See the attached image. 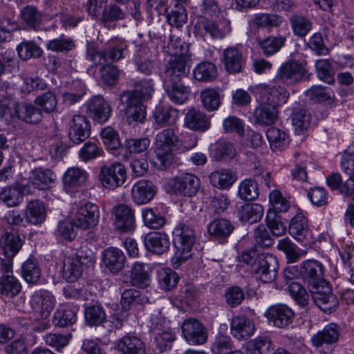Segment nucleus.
<instances>
[{"label": "nucleus", "mask_w": 354, "mask_h": 354, "mask_svg": "<svg viewBox=\"0 0 354 354\" xmlns=\"http://www.w3.org/2000/svg\"><path fill=\"white\" fill-rule=\"evenodd\" d=\"M315 71L318 78L325 83L332 84L335 82L333 68L328 59H318L315 63Z\"/></svg>", "instance_id": "0e129e2a"}, {"label": "nucleus", "mask_w": 354, "mask_h": 354, "mask_svg": "<svg viewBox=\"0 0 354 354\" xmlns=\"http://www.w3.org/2000/svg\"><path fill=\"white\" fill-rule=\"evenodd\" d=\"M130 279L133 286L142 288L149 286L151 281L149 266L140 262L134 263L131 270Z\"/></svg>", "instance_id": "c9c22d12"}, {"label": "nucleus", "mask_w": 354, "mask_h": 354, "mask_svg": "<svg viewBox=\"0 0 354 354\" xmlns=\"http://www.w3.org/2000/svg\"><path fill=\"white\" fill-rule=\"evenodd\" d=\"M170 186L176 194L192 197L200 188V180L195 175L187 173L172 178Z\"/></svg>", "instance_id": "4468645a"}, {"label": "nucleus", "mask_w": 354, "mask_h": 354, "mask_svg": "<svg viewBox=\"0 0 354 354\" xmlns=\"http://www.w3.org/2000/svg\"><path fill=\"white\" fill-rule=\"evenodd\" d=\"M235 174L230 169H221L212 172L209 176V183L218 189H227L235 182Z\"/></svg>", "instance_id": "ea45409f"}, {"label": "nucleus", "mask_w": 354, "mask_h": 354, "mask_svg": "<svg viewBox=\"0 0 354 354\" xmlns=\"http://www.w3.org/2000/svg\"><path fill=\"white\" fill-rule=\"evenodd\" d=\"M237 213L242 223L252 224L261 219L263 208L257 203H246L238 208Z\"/></svg>", "instance_id": "e433bc0d"}, {"label": "nucleus", "mask_w": 354, "mask_h": 354, "mask_svg": "<svg viewBox=\"0 0 354 354\" xmlns=\"http://www.w3.org/2000/svg\"><path fill=\"white\" fill-rule=\"evenodd\" d=\"M75 46V41L71 37L64 35L49 40L46 44L47 50L64 54L74 50Z\"/></svg>", "instance_id": "8fccbe9b"}, {"label": "nucleus", "mask_w": 354, "mask_h": 354, "mask_svg": "<svg viewBox=\"0 0 354 354\" xmlns=\"http://www.w3.org/2000/svg\"><path fill=\"white\" fill-rule=\"evenodd\" d=\"M174 243L176 252L171 259L175 269L192 257V250L196 235L194 229L186 223H180L173 231Z\"/></svg>", "instance_id": "f03ea898"}, {"label": "nucleus", "mask_w": 354, "mask_h": 354, "mask_svg": "<svg viewBox=\"0 0 354 354\" xmlns=\"http://www.w3.org/2000/svg\"><path fill=\"white\" fill-rule=\"evenodd\" d=\"M21 274L28 283H37L41 277V269L35 258L28 259L22 265Z\"/></svg>", "instance_id": "3c124183"}, {"label": "nucleus", "mask_w": 354, "mask_h": 354, "mask_svg": "<svg viewBox=\"0 0 354 354\" xmlns=\"http://www.w3.org/2000/svg\"><path fill=\"white\" fill-rule=\"evenodd\" d=\"M87 112L96 122L104 123L111 115V108L101 96H95L87 102Z\"/></svg>", "instance_id": "412c9836"}, {"label": "nucleus", "mask_w": 354, "mask_h": 354, "mask_svg": "<svg viewBox=\"0 0 354 354\" xmlns=\"http://www.w3.org/2000/svg\"><path fill=\"white\" fill-rule=\"evenodd\" d=\"M277 247L286 254L288 262L290 263L297 262L305 254V252L288 238L279 241Z\"/></svg>", "instance_id": "6e6d98bb"}, {"label": "nucleus", "mask_w": 354, "mask_h": 354, "mask_svg": "<svg viewBox=\"0 0 354 354\" xmlns=\"http://www.w3.org/2000/svg\"><path fill=\"white\" fill-rule=\"evenodd\" d=\"M0 293L10 297L18 295L21 286L12 274V263L10 260H0Z\"/></svg>", "instance_id": "9b49d317"}, {"label": "nucleus", "mask_w": 354, "mask_h": 354, "mask_svg": "<svg viewBox=\"0 0 354 354\" xmlns=\"http://www.w3.org/2000/svg\"><path fill=\"white\" fill-rule=\"evenodd\" d=\"M118 351L122 354H145L143 342L133 335H126L117 343Z\"/></svg>", "instance_id": "58836bf2"}, {"label": "nucleus", "mask_w": 354, "mask_h": 354, "mask_svg": "<svg viewBox=\"0 0 354 354\" xmlns=\"http://www.w3.org/2000/svg\"><path fill=\"white\" fill-rule=\"evenodd\" d=\"M257 264H254L253 272L257 278L264 283L273 281L277 275L278 261L272 254L261 253L259 257Z\"/></svg>", "instance_id": "9d476101"}, {"label": "nucleus", "mask_w": 354, "mask_h": 354, "mask_svg": "<svg viewBox=\"0 0 354 354\" xmlns=\"http://www.w3.org/2000/svg\"><path fill=\"white\" fill-rule=\"evenodd\" d=\"M18 119L29 124H37L42 120V111L39 108L30 104L18 106Z\"/></svg>", "instance_id": "49530a36"}, {"label": "nucleus", "mask_w": 354, "mask_h": 354, "mask_svg": "<svg viewBox=\"0 0 354 354\" xmlns=\"http://www.w3.org/2000/svg\"><path fill=\"white\" fill-rule=\"evenodd\" d=\"M91 134L90 123L82 115H73L69 122V138L75 144H80L89 137Z\"/></svg>", "instance_id": "a211bd4d"}, {"label": "nucleus", "mask_w": 354, "mask_h": 354, "mask_svg": "<svg viewBox=\"0 0 354 354\" xmlns=\"http://www.w3.org/2000/svg\"><path fill=\"white\" fill-rule=\"evenodd\" d=\"M72 218L75 227L82 230L91 229L99 222V207L94 203H86L77 207Z\"/></svg>", "instance_id": "6e6552de"}, {"label": "nucleus", "mask_w": 354, "mask_h": 354, "mask_svg": "<svg viewBox=\"0 0 354 354\" xmlns=\"http://www.w3.org/2000/svg\"><path fill=\"white\" fill-rule=\"evenodd\" d=\"M0 201L9 207H17L23 201V194L18 187H6L0 190Z\"/></svg>", "instance_id": "864d4df0"}, {"label": "nucleus", "mask_w": 354, "mask_h": 354, "mask_svg": "<svg viewBox=\"0 0 354 354\" xmlns=\"http://www.w3.org/2000/svg\"><path fill=\"white\" fill-rule=\"evenodd\" d=\"M156 192V189L152 182L142 179L133 185L131 198L138 205L146 204L152 200Z\"/></svg>", "instance_id": "5701e85b"}, {"label": "nucleus", "mask_w": 354, "mask_h": 354, "mask_svg": "<svg viewBox=\"0 0 354 354\" xmlns=\"http://www.w3.org/2000/svg\"><path fill=\"white\" fill-rule=\"evenodd\" d=\"M290 23L295 35L305 37L312 29V22L308 18L300 15H292Z\"/></svg>", "instance_id": "052dcab7"}, {"label": "nucleus", "mask_w": 354, "mask_h": 354, "mask_svg": "<svg viewBox=\"0 0 354 354\" xmlns=\"http://www.w3.org/2000/svg\"><path fill=\"white\" fill-rule=\"evenodd\" d=\"M134 89L126 91L120 95L121 104L124 106L125 114L129 119L142 123L147 113L143 101L151 97L154 91L151 80H143L133 84Z\"/></svg>", "instance_id": "f257e3e1"}, {"label": "nucleus", "mask_w": 354, "mask_h": 354, "mask_svg": "<svg viewBox=\"0 0 354 354\" xmlns=\"http://www.w3.org/2000/svg\"><path fill=\"white\" fill-rule=\"evenodd\" d=\"M291 120L296 133L300 134L310 126V115L302 106L297 105L293 109Z\"/></svg>", "instance_id": "de8ad7c7"}, {"label": "nucleus", "mask_w": 354, "mask_h": 354, "mask_svg": "<svg viewBox=\"0 0 354 354\" xmlns=\"http://www.w3.org/2000/svg\"><path fill=\"white\" fill-rule=\"evenodd\" d=\"M257 90L260 104L275 108L286 103L290 95L288 90L281 86L261 84Z\"/></svg>", "instance_id": "423d86ee"}, {"label": "nucleus", "mask_w": 354, "mask_h": 354, "mask_svg": "<svg viewBox=\"0 0 354 354\" xmlns=\"http://www.w3.org/2000/svg\"><path fill=\"white\" fill-rule=\"evenodd\" d=\"M84 316L86 322L90 326H98L106 319L103 308L98 304L86 307L84 310Z\"/></svg>", "instance_id": "680f3d73"}, {"label": "nucleus", "mask_w": 354, "mask_h": 354, "mask_svg": "<svg viewBox=\"0 0 354 354\" xmlns=\"http://www.w3.org/2000/svg\"><path fill=\"white\" fill-rule=\"evenodd\" d=\"M200 97L204 109L208 111L217 110L221 104L218 91L214 88H205L201 92Z\"/></svg>", "instance_id": "4d7b16f0"}, {"label": "nucleus", "mask_w": 354, "mask_h": 354, "mask_svg": "<svg viewBox=\"0 0 354 354\" xmlns=\"http://www.w3.org/2000/svg\"><path fill=\"white\" fill-rule=\"evenodd\" d=\"M21 17L29 28L37 30L40 28L43 14L35 7L27 6L21 10Z\"/></svg>", "instance_id": "603ef678"}, {"label": "nucleus", "mask_w": 354, "mask_h": 354, "mask_svg": "<svg viewBox=\"0 0 354 354\" xmlns=\"http://www.w3.org/2000/svg\"><path fill=\"white\" fill-rule=\"evenodd\" d=\"M98 178L103 187L113 189L122 186L127 179V171L124 165L115 162L110 165L101 167Z\"/></svg>", "instance_id": "39448f33"}, {"label": "nucleus", "mask_w": 354, "mask_h": 354, "mask_svg": "<svg viewBox=\"0 0 354 354\" xmlns=\"http://www.w3.org/2000/svg\"><path fill=\"white\" fill-rule=\"evenodd\" d=\"M179 138L173 129H165L156 137V158L154 166L159 170H165L173 163L172 149L177 146Z\"/></svg>", "instance_id": "7ed1b4c3"}, {"label": "nucleus", "mask_w": 354, "mask_h": 354, "mask_svg": "<svg viewBox=\"0 0 354 354\" xmlns=\"http://www.w3.org/2000/svg\"><path fill=\"white\" fill-rule=\"evenodd\" d=\"M278 109L274 106L260 104L254 111V118L256 124L266 127L276 122L278 118Z\"/></svg>", "instance_id": "72a5a7b5"}, {"label": "nucleus", "mask_w": 354, "mask_h": 354, "mask_svg": "<svg viewBox=\"0 0 354 354\" xmlns=\"http://www.w3.org/2000/svg\"><path fill=\"white\" fill-rule=\"evenodd\" d=\"M266 136L272 150H282L289 144V137L287 133L276 127L268 129Z\"/></svg>", "instance_id": "a18cd8bd"}, {"label": "nucleus", "mask_w": 354, "mask_h": 354, "mask_svg": "<svg viewBox=\"0 0 354 354\" xmlns=\"http://www.w3.org/2000/svg\"><path fill=\"white\" fill-rule=\"evenodd\" d=\"M164 84L167 94L174 103L182 104L188 100L190 87L185 85L181 80L164 82Z\"/></svg>", "instance_id": "c85d7f7f"}, {"label": "nucleus", "mask_w": 354, "mask_h": 354, "mask_svg": "<svg viewBox=\"0 0 354 354\" xmlns=\"http://www.w3.org/2000/svg\"><path fill=\"white\" fill-rule=\"evenodd\" d=\"M29 179L35 188L42 190L51 187L56 180V175L50 169L38 167L31 171Z\"/></svg>", "instance_id": "cd10ccee"}, {"label": "nucleus", "mask_w": 354, "mask_h": 354, "mask_svg": "<svg viewBox=\"0 0 354 354\" xmlns=\"http://www.w3.org/2000/svg\"><path fill=\"white\" fill-rule=\"evenodd\" d=\"M127 44L122 40L112 42L108 50L97 51L94 48L87 50V58L95 64H104L123 59L127 54Z\"/></svg>", "instance_id": "20e7f679"}, {"label": "nucleus", "mask_w": 354, "mask_h": 354, "mask_svg": "<svg viewBox=\"0 0 354 354\" xmlns=\"http://www.w3.org/2000/svg\"><path fill=\"white\" fill-rule=\"evenodd\" d=\"M185 125L191 130L203 132L209 128L210 120L206 114L192 108L185 115Z\"/></svg>", "instance_id": "7c9ffc66"}, {"label": "nucleus", "mask_w": 354, "mask_h": 354, "mask_svg": "<svg viewBox=\"0 0 354 354\" xmlns=\"http://www.w3.org/2000/svg\"><path fill=\"white\" fill-rule=\"evenodd\" d=\"M115 230L122 233L131 232L136 227L134 210L125 204H120L113 209Z\"/></svg>", "instance_id": "2eb2a0df"}, {"label": "nucleus", "mask_w": 354, "mask_h": 354, "mask_svg": "<svg viewBox=\"0 0 354 354\" xmlns=\"http://www.w3.org/2000/svg\"><path fill=\"white\" fill-rule=\"evenodd\" d=\"M102 259L105 266L111 272L117 273L124 267L125 256L122 250L110 248L104 252Z\"/></svg>", "instance_id": "473e14b6"}, {"label": "nucleus", "mask_w": 354, "mask_h": 354, "mask_svg": "<svg viewBox=\"0 0 354 354\" xmlns=\"http://www.w3.org/2000/svg\"><path fill=\"white\" fill-rule=\"evenodd\" d=\"M272 346L268 336H259L248 342V350L251 354H268Z\"/></svg>", "instance_id": "e2e57ef3"}, {"label": "nucleus", "mask_w": 354, "mask_h": 354, "mask_svg": "<svg viewBox=\"0 0 354 354\" xmlns=\"http://www.w3.org/2000/svg\"><path fill=\"white\" fill-rule=\"evenodd\" d=\"M223 62L229 73L241 72L245 63L243 52L239 47H229L223 52Z\"/></svg>", "instance_id": "bb28decb"}, {"label": "nucleus", "mask_w": 354, "mask_h": 354, "mask_svg": "<svg viewBox=\"0 0 354 354\" xmlns=\"http://www.w3.org/2000/svg\"><path fill=\"white\" fill-rule=\"evenodd\" d=\"M328 185L333 190H339V193L354 198V174L344 183L339 173H333L326 178Z\"/></svg>", "instance_id": "f704fd0d"}, {"label": "nucleus", "mask_w": 354, "mask_h": 354, "mask_svg": "<svg viewBox=\"0 0 354 354\" xmlns=\"http://www.w3.org/2000/svg\"><path fill=\"white\" fill-rule=\"evenodd\" d=\"M309 289L314 303L322 311L330 313L337 308L338 299L331 292L330 288L326 281L325 283H321Z\"/></svg>", "instance_id": "1a4fd4ad"}, {"label": "nucleus", "mask_w": 354, "mask_h": 354, "mask_svg": "<svg viewBox=\"0 0 354 354\" xmlns=\"http://www.w3.org/2000/svg\"><path fill=\"white\" fill-rule=\"evenodd\" d=\"M183 336L189 344H204L207 339V333L202 323L194 318H188L181 325Z\"/></svg>", "instance_id": "f8f14e48"}, {"label": "nucleus", "mask_w": 354, "mask_h": 354, "mask_svg": "<svg viewBox=\"0 0 354 354\" xmlns=\"http://www.w3.org/2000/svg\"><path fill=\"white\" fill-rule=\"evenodd\" d=\"M193 75L197 81H212L217 76V69L215 65L211 62H202L194 69Z\"/></svg>", "instance_id": "5fc2aeb1"}, {"label": "nucleus", "mask_w": 354, "mask_h": 354, "mask_svg": "<svg viewBox=\"0 0 354 354\" xmlns=\"http://www.w3.org/2000/svg\"><path fill=\"white\" fill-rule=\"evenodd\" d=\"M189 57L185 53L171 55L165 65L163 77L164 82L181 80L189 73V66L187 62Z\"/></svg>", "instance_id": "0eeeda50"}, {"label": "nucleus", "mask_w": 354, "mask_h": 354, "mask_svg": "<svg viewBox=\"0 0 354 354\" xmlns=\"http://www.w3.org/2000/svg\"><path fill=\"white\" fill-rule=\"evenodd\" d=\"M339 335V327L334 323H330L314 335L311 342L314 346L319 347L324 344H329L336 342Z\"/></svg>", "instance_id": "2f4dec72"}, {"label": "nucleus", "mask_w": 354, "mask_h": 354, "mask_svg": "<svg viewBox=\"0 0 354 354\" xmlns=\"http://www.w3.org/2000/svg\"><path fill=\"white\" fill-rule=\"evenodd\" d=\"M34 103L40 108L41 111L46 113H52L55 110L57 105L56 97L51 91L38 95L35 99Z\"/></svg>", "instance_id": "338daca9"}, {"label": "nucleus", "mask_w": 354, "mask_h": 354, "mask_svg": "<svg viewBox=\"0 0 354 354\" xmlns=\"http://www.w3.org/2000/svg\"><path fill=\"white\" fill-rule=\"evenodd\" d=\"M230 325L232 335L239 340L250 338L255 331L253 321L244 315L233 317Z\"/></svg>", "instance_id": "a878e982"}, {"label": "nucleus", "mask_w": 354, "mask_h": 354, "mask_svg": "<svg viewBox=\"0 0 354 354\" xmlns=\"http://www.w3.org/2000/svg\"><path fill=\"white\" fill-rule=\"evenodd\" d=\"M18 106L7 90H0V118L6 124L12 122L15 118H18Z\"/></svg>", "instance_id": "b1692460"}, {"label": "nucleus", "mask_w": 354, "mask_h": 354, "mask_svg": "<svg viewBox=\"0 0 354 354\" xmlns=\"http://www.w3.org/2000/svg\"><path fill=\"white\" fill-rule=\"evenodd\" d=\"M178 115V110L169 106L156 107L153 114L156 123L161 127L174 124Z\"/></svg>", "instance_id": "37998d69"}, {"label": "nucleus", "mask_w": 354, "mask_h": 354, "mask_svg": "<svg viewBox=\"0 0 354 354\" xmlns=\"http://www.w3.org/2000/svg\"><path fill=\"white\" fill-rule=\"evenodd\" d=\"M25 216L27 221L31 224L37 225L43 223L46 218V211L42 202L38 200L28 202Z\"/></svg>", "instance_id": "c03bdc74"}, {"label": "nucleus", "mask_w": 354, "mask_h": 354, "mask_svg": "<svg viewBox=\"0 0 354 354\" xmlns=\"http://www.w3.org/2000/svg\"><path fill=\"white\" fill-rule=\"evenodd\" d=\"M23 245V242L19 235L14 233H5L0 239V249L4 258L0 260H10L12 263V258L19 252Z\"/></svg>", "instance_id": "393cba45"}, {"label": "nucleus", "mask_w": 354, "mask_h": 354, "mask_svg": "<svg viewBox=\"0 0 354 354\" xmlns=\"http://www.w3.org/2000/svg\"><path fill=\"white\" fill-rule=\"evenodd\" d=\"M289 234L299 243L306 244L310 242L312 232L309 229L308 221L302 213H298L291 219Z\"/></svg>", "instance_id": "6ab92c4d"}, {"label": "nucleus", "mask_w": 354, "mask_h": 354, "mask_svg": "<svg viewBox=\"0 0 354 354\" xmlns=\"http://www.w3.org/2000/svg\"><path fill=\"white\" fill-rule=\"evenodd\" d=\"M77 306H66L57 309L53 316V323L55 326L65 327L72 325L77 320Z\"/></svg>", "instance_id": "79ce46f5"}, {"label": "nucleus", "mask_w": 354, "mask_h": 354, "mask_svg": "<svg viewBox=\"0 0 354 354\" xmlns=\"http://www.w3.org/2000/svg\"><path fill=\"white\" fill-rule=\"evenodd\" d=\"M19 56L24 60L39 58L43 55L42 49L32 41H24L17 47Z\"/></svg>", "instance_id": "774afa93"}, {"label": "nucleus", "mask_w": 354, "mask_h": 354, "mask_svg": "<svg viewBox=\"0 0 354 354\" xmlns=\"http://www.w3.org/2000/svg\"><path fill=\"white\" fill-rule=\"evenodd\" d=\"M234 229L232 222L226 218L214 219L207 225L208 234L217 240L228 237Z\"/></svg>", "instance_id": "4c0bfd02"}, {"label": "nucleus", "mask_w": 354, "mask_h": 354, "mask_svg": "<svg viewBox=\"0 0 354 354\" xmlns=\"http://www.w3.org/2000/svg\"><path fill=\"white\" fill-rule=\"evenodd\" d=\"M265 316L274 326L284 328L292 322L294 313L286 305L277 304L268 308Z\"/></svg>", "instance_id": "aec40b11"}, {"label": "nucleus", "mask_w": 354, "mask_h": 354, "mask_svg": "<svg viewBox=\"0 0 354 354\" xmlns=\"http://www.w3.org/2000/svg\"><path fill=\"white\" fill-rule=\"evenodd\" d=\"M87 176L86 171L78 167H71L65 172L63 183L66 187L77 188L84 183Z\"/></svg>", "instance_id": "09e8293b"}, {"label": "nucleus", "mask_w": 354, "mask_h": 354, "mask_svg": "<svg viewBox=\"0 0 354 354\" xmlns=\"http://www.w3.org/2000/svg\"><path fill=\"white\" fill-rule=\"evenodd\" d=\"M32 308L42 318H47L55 308V297L48 291L40 290L33 293L30 299Z\"/></svg>", "instance_id": "f3484780"}, {"label": "nucleus", "mask_w": 354, "mask_h": 354, "mask_svg": "<svg viewBox=\"0 0 354 354\" xmlns=\"http://www.w3.org/2000/svg\"><path fill=\"white\" fill-rule=\"evenodd\" d=\"M276 77L286 84H293L308 77V71L299 63L286 62L278 69Z\"/></svg>", "instance_id": "ddd939ff"}, {"label": "nucleus", "mask_w": 354, "mask_h": 354, "mask_svg": "<svg viewBox=\"0 0 354 354\" xmlns=\"http://www.w3.org/2000/svg\"><path fill=\"white\" fill-rule=\"evenodd\" d=\"M147 250L156 254L166 252L170 247V241L167 234L160 232H151L145 239Z\"/></svg>", "instance_id": "c756f323"}, {"label": "nucleus", "mask_w": 354, "mask_h": 354, "mask_svg": "<svg viewBox=\"0 0 354 354\" xmlns=\"http://www.w3.org/2000/svg\"><path fill=\"white\" fill-rule=\"evenodd\" d=\"M239 195L245 201H253L259 196L257 183L252 179L243 180L239 187Z\"/></svg>", "instance_id": "69168bd1"}, {"label": "nucleus", "mask_w": 354, "mask_h": 354, "mask_svg": "<svg viewBox=\"0 0 354 354\" xmlns=\"http://www.w3.org/2000/svg\"><path fill=\"white\" fill-rule=\"evenodd\" d=\"M324 274V267L318 261L309 259L302 262L301 278L308 283L309 288L321 283H325Z\"/></svg>", "instance_id": "dca6fc26"}, {"label": "nucleus", "mask_w": 354, "mask_h": 354, "mask_svg": "<svg viewBox=\"0 0 354 354\" xmlns=\"http://www.w3.org/2000/svg\"><path fill=\"white\" fill-rule=\"evenodd\" d=\"M285 39L282 37H268L263 39H258V45L266 56L272 55L278 52L284 44Z\"/></svg>", "instance_id": "bf43d9fd"}, {"label": "nucleus", "mask_w": 354, "mask_h": 354, "mask_svg": "<svg viewBox=\"0 0 354 354\" xmlns=\"http://www.w3.org/2000/svg\"><path fill=\"white\" fill-rule=\"evenodd\" d=\"M83 266L73 255L66 257L63 261V277L68 282H74L82 275Z\"/></svg>", "instance_id": "a19ab883"}, {"label": "nucleus", "mask_w": 354, "mask_h": 354, "mask_svg": "<svg viewBox=\"0 0 354 354\" xmlns=\"http://www.w3.org/2000/svg\"><path fill=\"white\" fill-rule=\"evenodd\" d=\"M196 32L202 35H209L214 39H223L227 34L231 31L230 24L227 23L225 26L220 28L212 20L205 17L200 18L195 25Z\"/></svg>", "instance_id": "4be33fe9"}, {"label": "nucleus", "mask_w": 354, "mask_h": 354, "mask_svg": "<svg viewBox=\"0 0 354 354\" xmlns=\"http://www.w3.org/2000/svg\"><path fill=\"white\" fill-rule=\"evenodd\" d=\"M158 281L161 289L169 291L176 286L178 276L171 268H161L158 271Z\"/></svg>", "instance_id": "13d9d810"}]
</instances>
